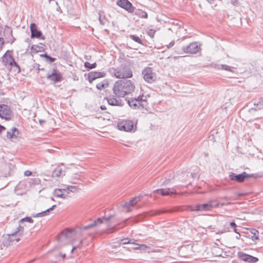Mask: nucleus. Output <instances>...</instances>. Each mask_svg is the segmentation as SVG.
I'll use <instances>...</instances> for the list:
<instances>
[{"mask_svg":"<svg viewBox=\"0 0 263 263\" xmlns=\"http://www.w3.org/2000/svg\"><path fill=\"white\" fill-rule=\"evenodd\" d=\"M135 89L134 84L129 80L121 79L116 81L112 90L117 97H124L133 92Z\"/></svg>","mask_w":263,"mask_h":263,"instance_id":"1","label":"nucleus"},{"mask_svg":"<svg viewBox=\"0 0 263 263\" xmlns=\"http://www.w3.org/2000/svg\"><path fill=\"white\" fill-rule=\"evenodd\" d=\"M144 96H139L137 98H131L127 100V103L129 106L134 109H147L148 103Z\"/></svg>","mask_w":263,"mask_h":263,"instance_id":"2","label":"nucleus"},{"mask_svg":"<svg viewBox=\"0 0 263 263\" xmlns=\"http://www.w3.org/2000/svg\"><path fill=\"white\" fill-rule=\"evenodd\" d=\"M114 76L118 79H126L132 77V71L129 66L122 64L119 67L115 69Z\"/></svg>","mask_w":263,"mask_h":263,"instance_id":"3","label":"nucleus"},{"mask_svg":"<svg viewBox=\"0 0 263 263\" xmlns=\"http://www.w3.org/2000/svg\"><path fill=\"white\" fill-rule=\"evenodd\" d=\"M143 79L148 83L154 82L157 79V74L152 68L146 67L142 71Z\"/></svg>","mask_w":263,"mask_h":263,"instance_id":"4","label":"nucleus"},{"mask_svg":"<svg viewBox=\"0 0 263 263\" xmlns=\"http://www.w3.org/2000/svg\"><path fill=\"white\" fill-rule=\"evenodd\" d=\"M13 117L10 107L6 104L0 105V118L6 120H10Z\"/></svg>","mask_w":263,"mask_h":263,"instance_id":"5","label":"nucleus"},{"mask_svg":"<svg viewBox=\"0 0 263 263\" xmlns=\"http://www.w3.org/2000/svg\"><path fill=\"white\" fill-rule=\"evenodd\" d=\"M252 175L248 174L246 172H243L239 174H236L234 173H230L229 177L231 180L235 181L239 183L243 182L247 178H250Z\"/></svg>","mask_w":263,"mask_h":263,"instance_id":"6","label":"nucleus"},{"mask_svg":"<svg viewBox=\"0 0 263 263\" xmlns=\"http://www.w3.org/2000/svg\"><path fill=\"white\" fill-rule=\"evenodd\" d=\"M117 5L129 13H133L136 9L128 0H117Z\"/></svg>","mask_w":263,"mask_h":263,"instance_id":"7","label":"nucleus"},{"mask_svg":"<svg viewBox=\"0 0 263 263\" xmlns=\"http://www.w3.org/2000/svg\"><path fill=\"white\" fill-rule=\"evenodd\" d=\"M134 126V123L130 120H123L118 123V127L119 130L125 132L131 131Z\"/></svg>","mask_w":263,"mask_h":263,"instance_id":"8","label":"nucleus"},{"mask_svg":"<svg viewBox=\"0 0 263 263\" xmlns=\"http://www.w3.org/2000/svg\"><path fill=\"white\" fill-rule=\"evenodd\" d=\"M199 47L196 42H193L186 47H182V51L185 53H196L199 51Z\"/></svg>","mask_w":263,"mask_h":263,"instance_id":"9","label":"nucleus"},{"mask_svg":"<svg viewBox=\"0 0 263 263\" xmlns=\"http://www.w3.org/2000/svg\"><path fill=\"white\" fill-rule=\"evenodd\" d=\"M111 218V217H102V218H98L97 219L95 220L91 224L82 227L80 228V230H88L89 229L92 228L95 226H99V224L103 223V220L106 222H108Z\"/></svg>","mask_w":263,"mask_h":263,"instance_id":"10","label":"nucleus"},{"mask_svg":"<svg viewBox=\"0 0 263 263\" xmlns=\"http://www.w3.org/2000/svg\"><path fill=\"white\" fill-rule=\"evenodd\" d=\"M30 31L31 38H37L42 40L45 39V37L42 35V32L37 29V26L35 24H31Z\"/></svg>","mask_w":263,"mask_h":263,"instance_id":"11","label":"nucleus"},{"mask_svg":"<svg viewBox=\"0 0 263 263\" xmlns=\"http://www.w3.org/2000/svg\"><path fill=\"white\" fill-rule=\"evenodd\" d=\"M238 256L239 258H240L243 261L250 263L256 262L258 260V258L247 254L242 252H238Z\"/></svg>","mask_w":263,"mask_h":263,"instance_id":"12","label":"nucleus"},{"mask_svg":"<svg viewBox=\"0 0 263 263\" xmlns=\"http://www.w3.org/2000/svg\"><path fill=\"white\" fill-rule=\"evenodd\" d=\"M106 100L108 104L111 106H121L123 105L122 101L120 99H117L115 96L110 95L108 97H106L104 98Z\"/></svg>","mask_w":263,"mask_h":263,"instance_id":"13","label":"nucleus"},{"mask_svg":"<svg viewBox=\"0 0 263 263\" xmlns=\"http://www.w3.org/2000/svg\"><path fill=\"white\" fill-rule=\"evenodd\" d=\"M4 35L7 40V42L13 43L15 39L12 35V30L11 27L6 26L4 30Z\"/></svg>","mask_w":263,"mask_h":263,"instance_id":"14","label":"nucleus"},{"mask_svg":"<svg viewBox=\"0 0 263 263\" xmlns=\"http://www.w3.org/2000/svg\"><path fill=\"white\" fill-rule=\"evenodd\" d=\"M3 62L5 65L10 66L14 61L12 57V51L8 50L3 56Z\"/></svg>","mask_w":263,"mask_h":263,"instance_id":"15","label":"nucleus"},{"mask_svg":"<svg viewBox=\"0 0 263 263\" xmlns=\"http://www.w3.org/2000/svg\"><path fill=\"white\" fill-rule=\"evenodd\" d=\"M47 78L50 81L57 83L61 81L62 76L60 72H57L56 70L53 69V72L51 73L47 74Z\"/></svg>","mask_w":263,"mask_h":263,"instance_id":"16","label":"nucleus"},{"mask_svg":"<svg viewBox=\"0 0 263 263\" xmlns=\"http://www.w3.org/2000/svg\"><path fill=\"white\" fill-rule=\"evenodd\" d=\"M106 73L104 72L91 71L88 73V79L89 82L91 83L96 79L105 77Z\"/></svg>","mask_w":263,"mask_h":263,"instance_id":"17","label":"nucleus"},{"mask_svg":"<svg viewBox=\"0 0 263 263\" xmlns=\"http://www.w3.org/2000/svg\"><path fill=\"white\" fill-rule=\"evenodd\" d=\"M174 188L160 189L154 191V193H157L162 196H168L176 194Z\"/></svg>","mask_w":263,"mask_h":263,"instance_id":"18","label":"nucleus"},{"mask_svg":"<svg viewBox=\"0 0 263 263\" xmlns=\"http://www.w3.org/2000/svg\"><path fill=\"white\" fill-rule=\"evenodd\" d=\"M7 138L13 141V139H16L20 136V132L15 127L12 128L10 131H8L7 133Z\"/></svg>","mask_w":263,"mask_h":263,"instance_id":"19","label":"nucleus"},{"mask_svg":"<svg viewBox=\"0 0 263 263\" xmlns=\"http://www.w3.org/2000/svg\"><path fill=\"white\" fill-rule=\"evenodd\" d=\"M179 210L178 207H174L172 209L168 210H157V211H151L148 215L149 216H155L157 215H159L162 213H172L174 212H176Z\"/></svg>","mask_w":263,"mask_h":263,"instance_id":"20","label":"nucleus"},{"mask_svg":"<svg viewBox=\"0 0 263 263\" xmlns=\"http://www.w3.org/2000/svg\"><path fill=\"white\" fill-rule=\"evenodd\" d=\"M16 234L14 233V232L12 233L11 234H8L7 239L4 240V246H10L11 243L12 244V242L14 240H16L17 242L20 239L19 238H15V235Z\"/></svg>","mask_w":263,"mask_h":263,"instance_id":"21","label":"nucleus"},{"mask_svg":"<svg viewBox=\"0 0 263 263\" xmlns=\"http://www.w3.org/2000/svg\"><path fill=\"white\" fill-rule=\"evenodd\" d=\"M141 200L140 196H136L132 198L129 201L125 202L122 206L123 208H129L134 206L138 201Z\"/></svg>","mask_w":263,"mask_h":263,"instance_id":"22","label":"nucleus"},{"mask_svg":"<svg viewBox=\"0 0 263 263\" xmlns=\"http://www.w3.org/2000/svg\"><path fill=\"white\" fill-rule=\"evenodd\" d=\"M72 231L70 230H66L62 231L58 237V240L59 241H62L63 238H68L71 236V233Z\"/></svg>","mask_w":263,"mask_h":263,"instance_id":"23","label":"nucleus"},{"mask_svg":"<svg viewBox=\"0 0 263 263\" xmlns=\"http://www.w3.org/2000/svg\"><path fill=\"white\" fill-rule=\"evenodd\" d=\"M64 192H66V189H57L54 191V195L57 197L66 198L68 194L64 193Z\"/></svg>","mask_w":263,"mask_h":263,"instance_id":"24","label":"nucleus"},{"mask_svg":"<svg viewBox=\"0 0 263 263\" xmlns=\"http://www.w3.org/2000/svg\"><path fill=\"white\" fill-rule=\"evenodd\" d=\"M56 206H57L56 205H53L51 208L47 209L46 210H45V211H44L43 212L39 213H37L36 214H35L33 216L34 217L44 216H45V215H46L47 214V213H48L50 211L53 210Z\"/></svg>","mask_w":263,"mask_h":263,"instance_id":"25","label":"nucleus"},{"mask_svg":"<svg viewBox=\"0 0 263 263\" xmlns=\"http://www.w3.org/2000/svg\"><path fill=\"white\" fill-rule=\"evenodd\" d=\"M214 67H215V68L218 69H221L227 70V71H232V69L233 68L232 67H231V66L227 65H224V64H221V65L215 64L214 66Z\"/></svg>","mask_w":263,"mask_h":263,"instance_id":"26","label":"nucleus"},{"mask_svg":"<svg viewBox=\"0 0 263 263\" xmlns=\"http://www.w3.org/2000/svg\"><path fill=\"white\" fill-rule=\"evenodd\" d=\"M174 174L171 172H170L168 174L166 175V176L164 177V180L162 182V185H167L170 183V180H171L173 178H174Z\"/></svg>","mask_w":263,"mask_h":263,"instance_id":"27","label":"nucleus"},{"mask_svg":"<svg viewBox=\"0 0 263 263\" xmlns=\"http://www.w3.org/2000/svg\"><path fill=\"white\" fill-rule=\"evenodd\" d=\"M108 86V81L106 80H103L102 82L99 83L97 84L96 87L99 90L106 88Z\"/></svg>","mask_w":263,"mask_h":263,"instance_id":"28","label":"nucleus"},{"mask_svg":"<svg viewBox=\"0 0 263 263\" xmlns=\"http://www.w3.org/2000/svg\"><path fill=\"white\" fill-rule=\"evenodd\" d=\"M135 14L141 18H147L148 17L147 13L145 11H142L140 9L137 10L135 12Z\"/></svg>","mask_w":263,"mask_h":263,"instance_id":"29","label":"nucleus"},{"mask_svg":"<svg viewBox=\"0 0 263 263\" xmlns=\"http://www.w3.org/2000/svg\"><path fill=\"white\" fill-rule=\"evenodd\" d=\"M27 181L30 186L39 184L41 182L40 179L38 178H29Z\"/></svg>","mask_w":263,"mask_h":263,"instance_id":"30","label":"nucleus"},{"mask_svg":"<svg viewBox=\"0 0 263 263\" xmlns=\"http://www.w3.org/2000/svg\"><path fill=\"white\" fill-rule=\"evenodd\" d=\"M250 232L251 233V236H250V237L253 240L259 239V232L257 230L254 229H252L250 231Z\"/></svg>","mask_w":263,"mask_h":263,"instance_id":"31","label":"nucleus"},{"mask_svg":"<svg viewBox=\"0 0 263 263\" xmlns=\"http://www.w3.org/2000/svg\"><path fill=\"white\" fill-rule=\"evenodd\" d=\"M202 207L203 211H209L212 210V205L210 201L205 203L202 204Z\"/></svg>","mask_w":263,"mask_h":263,"instance_id":"32","label":"nucleus"},{"mask_svg":"<svg viewBox=\"0 0 263 263\" xmlns=\"http://www.w3.org/2000/svg\"><path fill=\"white\" fill-rule=\"evenodd\" d=\"M10 66L11 67H13L14 71H15L17 73H20L21 71L20 66L16 62H15V60L13 61Z\"/></svg>","mask_w":263,"mask_h":263,"instance_id":"33","label":"nucleus"},{"mask_svg":"<svg viewBox=\"0 0 263 263\" xmlns=\"http://www.w3.org/2000/svg\"><path fill=\"white\" fill-rule=\"evenodd\" d=\"M84 67L87 69V70H89L96 68L97 67V64L96 63L90 64L88 62H86L84 63Z\"/></svg>","mask_w":263,"mask_h":263,"instance_id":"34","label":"nucleus"},{"mask_svg":"<svg viewBox=\"0 0 263 263\" xmlns=\"http://www.w3.org/2000/svg\"><path fill=\"white\" fill-rule=\"evenodd\" d=\"M129 37L137 43L141 44H142V40L140 39L139 37L137 36H136L135 35H130Z\"/></svg>","mask_w":263,"mask_h":263,"instance_id":"35","label":"nucleus"},{"mask_svg":"<svg viewBox=\"0 0 263 263\" xmlns=\"http://www.w3.org/2000/svg\"><path fill=\"white\" fill-rule=\"evenodd\" d=\"M28 222L29 223H33V220L30 217H26L24 218L21 219L20 221V223H23L24 222Z\"/></svg>","mask_w":263,"mask_h":263,"instance_id":"36","label":"nucleus"},{"mask_svg":"<svg viewBox=\"0 0 263 263\" xmlns=\"http://www.w3.org/2000/svg\"><path fill=\"white\" fill-rule=\"evenodd\" d=\"M31 50H34L35 52H41L44 50L43 47L37 45H33L31 47Z\"/></svg>","mask_w":263,"mask_h":263,"instance_id":"37","label":"nucleus"},{"mask_svg":"<svg viewBox=\"0 0 263 263\" xmlns=\"http://www.w3.org/2000/svg\"><path fill=\"white\" fill-rule=\"evenodd\" d=\"M66 190V191L68 190L70 192H71L73 193L77 192L79 191V189L76 186H67V187Z\"/></svg>","mask_w":263,"mask_h":263,"instance_id":"38","label":"nucleus"},{"mask_svg":"<svg viewBox=\"0 0 263 263\" xmlns=\"http://www.w3.org/2000/svg\"><path fill=\"white\" fill-rule=\"evenodd\" d=\"M134 239H128V238L122 239L120 240V243L123 245L128 244L131 242V241H134Z\"/></svg>","mask_w":263,"mask_h":263,"instance_id":"39","label":"nucleus"},{"mask_svg":"<svg viewBox=\"0 0 263 263\" xmlns=\"http://www.w3.org/2000/svg\"><path fill=\"white\" fill-rule=\"evenodd\" d=\"M191 211H203L202 204H197L193 208L190 210Z\"/></svg>","mask_w":263,"mask_h":263,"instance_id":"40","label":"nucleus"},{"mask_svg":"<svg viewBox=\"0 0 263 263\" xmlns=\"http://www.w3.org/2000/svg\"><path fill=\"white\" fill-rule=\"evenodd\" d=\"M210 202L212 205V209L220 205V203L216 200H210Z\"/></svg>","mask_w":263,"mask_h":263,"instance_id":"41","label":"nucleus"},{"mask_svg":"<svg viewBox=\"0 0 263 263\" xmlns=\"http://www.w3.org/2000/svg\"><path fill=\"white\" fill-rule=\"evenodd\" d=\"M23 230H24V227L23 226H22L21 225H20L17 228V230L14 232V233H16V234H18V233H19V234L20 235L21 234L20 233V232H22L23 231Z\"/></svg>","mask_w":263,"mask_h":263,"instance_id":"42","label":"nucleus"},{"mask_svg":"<svg viewBox=\"0 0 263 263\" xmlns=\"http://www.w3.org/2000/svg\"><path fill=\"white\" fill-rule=\"evenodd\" d=\"M147 248V247L146 245H141L139 246L138 247L134 248V249L135 250L141 249V250H145Z\"/></svg>","mask_w":263,"mask_h":263,"instance_id":"43","label":"nucleus"},{"mask_svg":"<svg viewBox=\"0 0 263 263\" xmlns=\"http://www.w3.org/2000/svg\"><path fill=\"white\" fill-rule=\"evenodd\" d=\"M156 31L154 29H149L148 31V34L149 36H150L151 37H153Z\"/></svg>","mask_w":263,"mask_h":263,"instance_id":"44","label":"nucleus"},{"mask_svg":"<svg viewBox=\"0 0 263 263\" xmlns=\"http://www.w3.org/2000/svg\"><path fill=\"white\" fill-rule=\"evenodd\" d=\"M62 168L58 169L55 171V175L56 176L59 177L62 175Z\"/></svg>","mask_w":263,"mask_h":263,"instance_id":"45","label":"nucleus"},{"mask_svg":"<svg viewBox=\"0 0 263 263\" xmlns=\"http://www.w3.org/2000/svg\"><path fill=\"white\" fill-rule=\"evenodd\" d=\"M46 60L47 61H48L50 63H51L55 61V59L48 55V57L46 58Z\"/></svg>","mask_w":263,"mask_h":263,"instance_id":"46","label":"nucleus"},{"mask_svg":"<svg viewBox=\"0 0 263 263\" xmlns=\"http://www.w3.org/2000/svg\"><path fill=\"white\" fill-rule=\"evenodd\" d=\"M191 176L193 179H198L199 178V175L196 173H191Z\"/></svg>","mask_w":263,"mask_h":263,"instance_id":"47","label":"nucleus"},{"mask_svg":"<svg viewBox=\"0 0 263 263\" xmlns=\"http://www.w3.org/2000/svg\"><path fill=\"white\" fill-rule=\"evenodd\" d=\"M118 225L116 226V227H112V228H110L109 229V233H112V232H114L116 231L117 230V227H118Z\"/></svg>","mask_w":263,"mask_h":263,"instance_id":"48","label":"nucleus"},{"mask_svg":"<svg viewBox=\"0 0 263 263\" xmlns=\"http://www.w3.org/2000/svg\"><path fill=\"white\" fill-rule=\"evenodd\" d=\"M174 44H175V41H172L168 45H166L167 48V49L171 48L174 45Z\"/></svg>","mask_w":263,"mask_h":263,"instance_id":"49","label":"nucleus"},{"mask_svg":"<svg viewBox=\"0 0 263 263\" xmlns=\"http://www.w3.org/2000/svg\"><path fill=\"white\" fill-rule=\"evenodd\" d=\"M40 65L39 64H35V65L34 66V68H36L39 71L44 70V68H40Z\"/></svg>","mask_w":263,"mask_h":263,"instance_id":"50","label":"nucleus"},{"mask_svg":"<svg viewBox=\"0 0 263 263\" xmlns=\"http://www.w3.org/2000/svg\"><path fill=\"white\" fill-rule=\"evenodd\" d=\"M4 44V40L3 37H0V50L2 49L3 45Z\"/></svg>","mask_w":263,"mask_h":263,"instance_id":"51","label":"nucleus"},{"mask_svg":"<svg viewBox=\"0 0 263 263\" xmlns=\"http://www.w3.org/2000/svg\"><path fill=\"white\" fill-rule=\"evenodd\" d=\"M231 4L234 6L238 5V0H231Z\"/></svg>","mask_w":263,"mask_h":263,"instance_id":"52","label":"nucleus"},{"mask_svg":"<svg viewBox=\"0 0 263 263\" xmlns=\"http://www.w3.org/2000/svg\"><path fill=\"white\" fill-rule=\"evenodd\" d=\"M24 175L26 176H29L32 175V172L30 171H26L24 173Z\"/></svg>","mask_w":263,"mask_h":263,"instance_id":"53","label":"nucleus"},{"mask_svg":"<svg viewBox=\"0 0 263 263\" xmlns=\"http://www.w3.org/2000/svg\"><path fill=\"white\" fill-rule=\"evenodd\" d=\"M230 225L233 228H235L237 227L236 224L234 221L230 222Z\"/></svg>","mask_w":263,"mask_h":263,"instance_id":"54","label":"nucleus"},{"mask_svg":"<svg viewBox=\"0 0 263 263\" xmlns=\"http://www.w3.org/2000/svg\"><path fill=\"white\" fill-rule=\"evenodd\" d=\"M77 179H77V178H72V179H71V182H72V183H74V184L77 183V181H76V180H77Z\"/></svg>","mask_w":263,"mask_h":263,"instance_id":"55","label":"nucleus"},{"mask_svg":"<svg viewBox=\"0 0 263 263\" xmlns=\"http://www.w3.org/2000/svg\"><path fill=\"white\" fill-rule=\"evenodd\" d=\"M232 204L231 202H228L227 203H222L221 204L220 203V205L221 206H223L224 205H230V204Z\"/></svg>","mask_w":263,"mask_h":263,"instance_id":"56","label":"nucleus"},{"mask_svg":"<svg viewBox=\"0 0 263 263\" xmlns=\"http://www.w3.org/2000/svg\"><path fill=\"white\" fill-rule=\"evenodd\" d=\"M48 54H47L46 53L41 54V57H45L46 59L48 57Z\"/></svg>","mask_w":263,"mask_h":263,"instance_id":"57","label":"nucleus"},{"mask_svg":"<svg viewBox=\"0 0 263 263\" xmlns=\"http://www.w3.org/2000/svg\"><path fill=\"white\" fill-rule=\"evenodd\" d=\"M99 21H100V23H101V24H102V25H104L105 22H104L103 21V20H102V18H101V16H100V17H99Z\"/></svg>","mask_w":263,"mask_h":263,"instance_id":"58","label":"nucleus"},{"mask_svg":"<svg viewBox=\"0 0 263 263\" xmlns=\"http://www.w3.org/2000/svg\"><path fill=\"white\" fill-rule=\"evenodd\" d=\"M246 195V194H245V193H238V194H237V196L238 197H240V196H244V195Z\"/></svg>","mask_w":263,"mask_h":263,"instance_id":"59","label":"nucleus"},{"mask_svg":"<svg viewBox=\"0 0 263 263\" xmlns=\"http://www.w3.org/2000/svg\"><path fill=\"white\" fill-rule=\"evenodd\" d=\"M100 109L101 110H105L106 109V108L105 106L101 105V106H100Z\"/></svg>","mask_w":263,"mask_h":263,"instance_id":"60","label":"nucleus"},{"mask_svg":"<svg viewBox=\"0 0 263 263\" xmlns=\"http://www.w3.org/2000/svg\"><path fill=\"white\" fill-rule=\"evenodd\" d=\"M78 248L77 246L73 247L71 251V253H73V251Z\"/></svg>","mask_w":263,"mask_h":263,"instance_id":"61","label":"nucleus"},{"mask_svg":"<svg viewBox=\"0 0 263 263\" xmlns=\"http://www.w3.org/2000/svg\"><path fill=\"white\" fill-rule=\"evenodd\" d=\"M233 231H234V232H235L236 233H237V234H238V233H239L238 232H237V229H236V228H233Z\"/></svg>","mask_w":263,"mask_h":263,"instance_id":"62","label":"nucleus"},{"mask_svg":"<svg viewBox=\"0 0 263 263\" xmlns=\"http://www.w3.org/2000/svg\"><path fill=\"white\" fill-rule=\"evenodd\" d=\"M45 122V120H40V123L41 124H42V123H44Z\"/></svg>","mask_w":263,"mask_h":263,"instance_id":"63","label":"nucleus"},{"mask_svg":"<svg viewBox=\"0 0 263 263\" xmlns=\"http://www.w3.org/2000/svg\"><path fill=\"white\" fill-rule=\"evenodd\" d=\"M238 236H237L236 237V238L237 239H239V237H240V234H239V233H238Z\"/></svg>","mask_w":263,"mask_h":263,"instance_id":"64","label":"nucleus"}]
</instances>
